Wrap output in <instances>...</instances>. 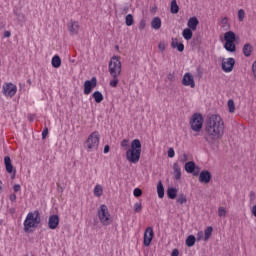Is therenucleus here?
Here are the masks:
<instances>
[{
	"label": "nucleus",
	"instance_id": "31",
	"mask_svg": "<svg viewBox=\"0 0 256 256\" xmlns=\"http://www.w3.org/2000/svg\"><path fill=\"white\" fill-rule=\"evenodd\" d=\"M195 241H197V239L195 238L194 235H189L186 239V245L187 247H193V245H195Z\"/></svg>",
	"mask_w": 256,
	"mask_h": 256
},
{
	"label": "nucleus",
	"instance_id": "59",
	"mask_svg": "<svg viewBox=\"0 0 256 256\" xmlns=\"http://www.w3.org/2000/svg\"><path fill=\"white\" fill-rule=\"evenodd\" d=\"M116 49H119V46H116Z\"/></svg>",
	"mask_w": 256,
	"mask_h": 256
},
{
	"label": "nucleus",
	"instance_id": "51",
	"mask_svg": "<svg viewBox=\"0 0 256 256\" xmlns=\"http://www.w3.org/2000/svg\"><path fill=\"white\" fill-rule=\"evenodd\" d=\"M145 28V20H141L140 21V29H144Z\"/></svg>",
	"mask_w": 256,
	"mask_h": 256
},
{
	"label": "nucleus",
	"instance_id": "50",
	"mask_svg": "<svg viewBox=\"0 0 256 256\" xmlns=\"http://www.w3.org/2000/svg\"><path fill=\"white\" fill-rule=\"evenodd\" d=\"M171 256H179V250L178 249H174L171 253Z\"/></svg>",
	"mask_w": 256,
	"mask_h": 256
},
{
	"label": "nucleus",
	"instance_id": "6",
	"mask_svg": "<svg viewBox=\"0 0 256 256\" xmlns=\"http://www.w3.org/2000/svg\"><path fill=\"white\" fill-rule=\"evenodd\" d=\"M108 71L110 75H121V71H123V65L121 64V57L119 56H113L110 58L109 64H108Z\"/></svg>",
	"mask_w": 256,
	"mask_h": 256
},
{
	"label": "nucleus",
	"instance_id": "42",
	"mask_svg": "<svg viewBox=\"0 0 256 256\" xmlns=\"http://www.w3.org/2000/svg\"><path fill=\"white\" fill-rule=\"evenodd\" d=\"M176 49H177L180 53H183V51H185V45L183 44V42L179 43V45L176 46Z\"/></svg>",
	"mask_w": 256,
	"mask_h": 256
},
{
	"label": "nucleus",
	"instance_id": "11",
	"mask_svg": "<svg viewBox=\"0 0 256 256\" xmlns=\"http://www.w3.org/2000/svg\"><path fill=\"white\" fill-rule=\"evenodd\" d=\"M95 87H97V78L93 77L91 80H86L84 82V95H91Z\"/></svg>",
	"mask_w": 256,
	"mask_h": 256
},
{
	"label": "nucleus",
	"instance_id": "23",
	"mask_svg": "<svg viewBox=\"0 0 256 256\" xmlns=\"http://www.w3.org/2000/svg\"><path fill=\"white\" fill-rule=\"evenodd\" d=\"M178 190L175 187H170L167 189L168 199H175L177 197Z\"/></svg>",
	"mask_w": 256,
	"mask_h": 256
},
{
	"label": "nucleus",
	"instance_id": "15",
	"mask_svg": "<svg viewBox=\"0 0 256 256\" xmlns=\"http://www.w3.org/2000/svg\"><path fill=\"white\" fill-rule=\"evenodd\" d=\"M79 21L77 20H70L68 23V31L70 35H78L79 34Z\"/></svg>",
	"mask_w": 256,
	"mask_h": 256
},
{
	"label": "nucleus",
	"instance_id": "3",
	"mask_svg": "<svg viewBox=\"0 0 256 256\" xmlns=\"http://www.w3.org/2000/svg\"><path fill=\"white\" fill-rule=\"evenodd\" d=\"M126 159L129 163H139V159H141V141L139 139H134L131 142L130 148L126 151Z\"/></svg>",
	"mask_w": 256,
	"mask_h": 256
},
{
	"label": "nucleus",
	"instance_id": "32",
	"mask_svg": "<svg viewBox=\"0 0 256 256\" xmlns=\"http://www.w3.org/2000/svg\"><path fill=\"white\" fill-rule=\"evenodd\" d=\"M112 79L110 80V87H117L119 85V75H111Z\"/></svg>",
	"mask_w": 256,
	"mask_h": 256
},
{
	"label": "nucleus",
	"instance_id": "60",
	"mask_svg": "<svg viewBox=\"0 0 256 256\" xmlns=\"http://www.w3.org/2000/svg\"><path fill=\"white\" fill-rule=\"evenodd\" d=\"M194 175H197V173H194Z\"/></svg>",
	"mask_w": 256,
	"mask_h": 256
},
{
	"label": "nucleus",
	"instance_id": "56",
	"mask_svg": "<svg viewBox=\"0 0 256 256\" xmlns=\"http://www.w3.org/2000/svg\"><path fill=\"white\" fill-rule=\"evenodd\" d=\"M252 215L256 217V205L252 207Z\"/></svg>",
	"mask_w": 256,
	"mask_h": 256
},
{
	"label": "nucleus",
	"instance_id": "57",
	"mask_svg": "<svg viewBox=\"0 0 256 256\" xmlns=\"http://www.w3.org/2000/svg\"><path fill=\"white\" fill-rule=\"evenodd\" d=\"M3 191V181L0 180V193Z\"/></svg>",
	"mask_w": 256,
	"mask_h": 256
},
{
	"label": "nucleus",
	"instance_id": "28",
	"mask_svg": "<svg viewBox=\"0 0 256 256\" xmlns=\"http://www.w3.org/2000/svg\"><path fill=\"white\" fill-rule=\"evenodd\" d=\"M157 193L159 199H163L165 197V188L163 187V183L159 182L157 185Z\"/></svg>",
	"mask_w": 256,
	"mask_h": 256
},
{
	"label": "nucleus",
	"instance_id": "10",
	"mask_svg": "<svg viewBox=\"0 0 256 256\" xmlns=\"http://www.w3.org/2000/svg\"><path fill=\"white\" fill-rule=\"evenodd\" d=\"M233 67H235V58L222 59V71H224V73H231Z\"/></svg>",
	"mask_w": 256,
	"mask_h": 256
},
{
	"label": "nucleus",
	"instance_id": "52",
	"mask_svg": "<svg viewBox=\"0 0 256 256\" xmlns=\"http://www.w3.org/2000/svg\"><path fill=\"white\" fill-rule=\"evenodd\" d=\"M221 24L225 27L227 25V17L223 18Z\"/></svg>",
	"mask_w": 256,
	"mask_h": 256
},
{
	"label": "nucleus",
	"instance_id": "9",
	"mask_svg": "<svg viewBox=\"0 0 256 256\" xmlns=\"http://www.w3.org/2000/svg\"><path fill=\"white\" fill-rule=\"evenodd\" d=\"M2 93L4 97H15V95H17V85L11 82L4 83L2 86Z\"/></svg>",
	"mask_w": 256,
	"mask_h": 256
},
{
	"label": "nucleus",
	"instance_id": "33",
	"mask_svg": "<svg viewBox=\"0 0 256 256\" xmlns=\"http://www.w3.org/2000/svg\"><path fill=\"white\" fill-rule=\"evenodd\" d=\"M176 201L180 205H185V203H187V196L185 194L181 193V194L178 195Z\"/></svg>",
	"mask_w": 256,
	"mask_h": 256
},
{
	"label": "nucleus",
	"instance_id": "54",
	"mask_svg": "<svg viewBox=\"0 0 256 256\" xmlns=\"http://www.w3.org/2000/svg\"><path fill=\"white\" fill-rule=\"evenodd\" d=\"M168 79H169V81H173V79H175V76L170 73V74L168 75Z\"/></svg>",
	"mask_w": 256,
	"mask_h": 256
},
{
	"label": "nucleus",
	"instance_id": "17",
	"mask_svg": "<svg viewBox=\"0 0 256 256\" xmlns=\"http://www.w3.org/2000/svg\"><path fill=\"white\" fill-rule=\"evenodd\" d=\"M211 182V172H209L208 170H204L200 172L199 175V183H204L205 185H207V183Z\"/></svg>",
	"mask_w": 256,
	"mask_h": 256
},
{
	"label": "nucleus",
	"instance_id": "53",
	"mask_svg": "<svg viewBox=\"0 0 256 256\" xmlns=\"http://www.w3.org/2000/svg\"><path fill=\"white\" fill-rule=\"evenodd\" d=\"M4 37H11V32L10 31H5L4 32Z\"/></svg>",
	"mask_w": 256,
	"mask_h": 256
},
{
	"label": "nucleus",
	"instance_id": "26",
	"mask_svg": "<svg viewBox=\"0 0 256 256\" xmlns=\"http://www.w3.org/2000/svg\"><path fill=\"white\" fill-rule=\"evenodd\" d=\"M170 12L173 15H177V13H179V5H177V0L171 1Z\"/></svg>",
	"mask_w": 256,
	"mask_h": 256
},
{
	"label": "nucleus",
	"instance_id": "5",
	"mask_svg": "<svg viewBox=\"0 0 256 256\" xmlns=\"http://www.w3.org/2000/svg\"><path fill=\"white\" fill-rule=\"evenodd\" d=\"M97 215L100 223L105 227L113 223V217L111 216V213L109 212V208L107 207V205H100V207L97 210Z\"/></svg>",
	"mask_w": 256,
	"mask_h": 256
},
{
	"label": "nucleus",
	"instance_id": "19",
	"mask_svg": "<svg viewBox=\"0 0 256 256\" xmlns=\"http://www.w3.org/2000/svg\"><path fill=\"white\" fill-rule=\"evenodd\" d=\"M173 171H174V179L176 181H179V179H181V166H179V163L173 164Z\"/></svg>",
	"mask_w": 256,
	"mask_h": 256
},
{
	"label": "nucleus",
	"instance_id": "16",
	"mask_svg": "<svg viewBox=\"0 0 256 256\" xmlns=\"http://www.w3.org/2000/svg\"><path fill=\"white\" fill-rule=\"evenodd\" d=\"M4 165H5L6 171H7V173H9V175H15V173H17V171L13 167V164L11 163V157H9V156L4 157Z\"/></svg>",
	"mask_w": 256,
	"mask_h": 256
},
{
	"label": "nucleus",
	"instance_id": "30",
	"mask_svg": "<svg viewBox=\"0 0 256 256\" xmlns=\"http://www.w3.org/2000/svg\"><path fill=\"white\" fill-rule=\"evenodd\" d=\"M92 97L94 98L95 103H101L104 99L103 93H101L100 91H95Z\"/></svg>",
	"mask_w": 256,
	"mask_h": 256
},
{
	"label": "nucleus",
	"instance_id": "38",
	"mask_svg": "<svg viewBox=\"0 0 256 256\" xmlns=\"http://www.w3.org/2000/svg\"><path fill=\"white\" fill-rule=\"evenodd\" d=\"M245 19V10H238V21L242 22Z\"/></svg>",
	"mask_w": 256,
	"mask_h": 256
},
{
	"label": "nucleus",
	"instance_id": "37",
	"mask_svg": "<svg viewBox=\"0 0 256 256\" xmlns=\"http://www.w3.org/2000/svg\"><path fill=\"white\" fill-rule=\"evenodd\" d=\"M142 209H143V205L141 204V202L134 204L135 213H141Z\"/></svg>",
	"mask_w": 256,
	"mask_h": 256
},
{
	"label": "nucleus",
	"instance_id": "49",
	"mask_svg": "<svg viewBox=\"0 0 256 256\" xmlns=\"http://www.w3.org/2000/svg\"><path fill=\"white\" fill-rule=\"evenodd\" d=\"M252 73H253V75H254V77L256 79V61L252 65Z\"/></svg>",
	"mask_w": 256,
	"mask_h": 256
},
{
	"label": "nucleus",
	"instance_id": "18",
	"mask_svg": "<svg viewBox=\"0 0 256 256\" xmlns=\"http://www.w3.org/2000/svg\"><path fill=\"white\" fill-rule=\"evenodd\" d=\"M197 25H199V19L197 17H190L187 23L188 29L192 31H197Z\"/></svg>",
	"mask_w": 256,
	"mask_h": 256
},
{
	"label": "nucleus",
	"instance_id": "35",
	"mask_svg": "<svg viewBox=\"0 0 256 256\" xmlns=\"http://www.w3.org/2000/svg\"><path fill=\"white\" fill-rule=\"evenodd\" d=\"M125 23H126L127 27H131V25H133V23H134L133 15L128 14V15L125 17Z\"/></svg>",
	"mask_w": 256,
	"mask_h": 256
},
{
	"label": "nucleus",
	"instance_id": "1",
	"mask_svg": "<svg viewBox=\"0 0 256 256\" xmlns=\"http://www.w3.org/2000/svg\"><path fill=\"white\" fill-rule=\"evenodd\" d=\"M205 132V139L208 143L219 141L225 134L223 118L217 114L211 115L207 120Z\"/></svg>",
	"mask_w": 256,
	"mask_h": 256
},
{
	"label": "nucleus",
	"instance_id": "36",
	"mask_svg": "<svg viewBox=\"0 0 256 256\" xmlns=\"http://www.w3.org/2000/svg\"><path fill=\"white\" fill-rule=\"evenodd\" d=\"M218 215L220 217H227V209L223 206L218 208Z\"/></svg>",
	"mask_w": 256,
	"mask_h": 256
},
{
	"label": "nucleus",
	"instance_id": "13",
	"mask_svg": "<svg viewBox=\"0 0 256 256\" xmlns=\"http://www.w3.org/2000/svg\"><path fill=\"white\" fill-rule=\"evenodd\" d=\"M155 233L153 232V227H147L144 232V240L143 245L144 247H149L151 245V241H153Z\"/></svg>",
	"mask_w": 256,
	"mask_h": 256
},
{
	"label": "nucleus",
	"instance_id": "55",
	"mask_svg": "<svg viewBox=\"0 0 256 256\" xmlns=\"http://www.w3.org/2000/svg\"><path fill=\"white\" fill-rule=\"evenodd\" d=\"M109 145H106L105 147H104V153L105 154H107V153H109Z\"/></svg>",
	"mask_w": 256,
	"mask_h": 256
},
{
	"label": "nucleus",
	"instance_id": "39",
	"mask_svg": "<svg viewBox=\"0 0 256 256\" xmlns=\"http://www.w3.org/2000/svg\"><path fill=\"white\" fill-rule=\"evenodd\" d=\"M134 197H141L143 195V191L140 188H135L133 191Z\"/></svg>",
	"mask_w": 256,
	"mask_h": 256
},
{
	"label": "nucleus",
	"instance_id": "43",
	"mask_svg": "<svg viewBox=\"0 0 256 256\" xmlns=\"http://www.w3.org/2000/svg\"><path fill=\"white\" fill-rule=\"evenodd\" d=\"M121 147H123L124 149H129V140L127 139L122 140Z\"/></svg>",
	"mask_w": 256,
	"mask_h": 256
},
{
	"label": "nucleus",
	"instance_id": "14",
	"mask_svg": "<svg viewBox=\"0 0 256 256\" xmlns=\"http://www.w3.org/2000/svg\"><path fill=\"white\" fill-rule=\"evenodd\" d=\"M59 227V215L53 214L48 218V229L55 231Z\"/></svg>",
	"mask_w": 256,
	"mask_h": 256
},
{
	"label": "nucleus",
	"instance_id": "7",
	"mask_svg": "<svg viewBox=\"0 0 256 256\" xmlns=\"http://www.w3.org/2000/svg\"><path fill=\"white\" fill-rule=\"evenodd\" d=\"M224 49L226 51H229V53H235L237 50V47L235 46V41H236V36L235 32L233 31H228L224 34Z\"/></svg>",
	"mask_w": 256,
	"mask_h": 256
},
{
	"label": "nucleus",
	"instance_id": "34",
	"mask_svg": "<svg viewBox=\"0 0 256 256\" xmlns=\"http://www.w3.org/2000/svg\"><path fill=\"white\" fill-rule=\"evenodd\" d=\"M229 113H235V101L233 99L228 100L227 102Z\"/></svg>",
	"mask_w": 256,
	"mask_h": 256
},
{
	"label": "nucleus",
	"instance_id": "8",
	"mask_svg": "<svg viewBox=\"0 0 256 256\" xmlns=\"http://www.w3.org/2000/svg\"><path fill=\"white\" fill-rule=\"evenodd\" d=\"M192 131L199 133L203 129V115L195 113L190 120Z\"/></svg>",
	"mask_w": 256,
	"mask_h": 256
},
{
	"label": "nucleus",
	"instance_id": "46",
	"mask_svg": "<svg viewBox=\"0 0 256 256\" xmlns=\"http://www.w3.org/2000/svg\"><path fill=\"white\" fill-rule=\"evenodd\" d=\"M13 189L15 193H19V191H21V185L19 184L14 185Z\"/></svg>",
	"mask_w": 256,
	"mask_h": 256
},
{
	"label": "nucleus",
	"instance_id": "40",
	"mask_svg": "<svg viewBox=\"0 0 256 256\" xmlns=\"http://www.w3.org/2000/svg\"><path fill=\"white\" fill-rule=\"evenodd\" d=\"M202 239L205 241V234L203 233V231H199L196 235V240L202 241Z\"/></svg>",
	"mask_w": 256,
	"mask_h": 256
},
{
	"label": "nucleus",
	"instance_id": "24",
	"mask_svg": "<svg viewBox=\"0 0 256 256\" xmlns=\"http://www.w3.org/2000/svg\"><path fill=\"white\" fill-rule=\"evenodd\" d=\"M245 57H251V53H253V46L251 44H245L242 49Z\"/></svg>",
	"mask_w": 256,
	"mask_h": 256
},
{
	"label": "nucleus",
	"instance_id": "25",
	"mask_svg": "<svg viewBox=\"0 0 256 256\" xmlns=\"http://www.w3.org/2000/svg\"><path fill=\"white\" fill-rule=\"evenodd\" d=\"M94 197H101L103 195V186L96 184L93 190Z\"/></svg>",
	"mask_w": 256,
	"mask_h": 256
},
{
	"label": "nucleus",
	"instance_id": "58",
	"mask_svg": "<svg viewBox=\"0 0 256 256\" xmlns=\"http://www.w3.org/2000/svg\"><path fill=\"white\" fill-rule=\"evenodd\" d=\"M251 197H255V192L250 193Z\"/></svg>",
	"mask_w": 256,
	"mask_h": 256
},
{
	"label": "nucleus",
	"instance_id": "20",
	"mask_svg": "<svg viewBox=\"0 0 256 256\" xmlns=\"http://www.w3.org/2000/svg\"><path fill=\"white\" fill-rule=\"evenodd\" d=\"M161 24V18L154 17L151 22V27L152 29H155V31H159V29H161Z\"/></svg>",
	"mask_w": 256,
	"mask_h": 256
},
{
	"label": "nucleus",
	"instance_id": "29",
	"mask_svg": "<svg viewBox=\"0 0 256 256\" xmlns=\"http://www.w3.org/2000/svg\"><path fill=\"white\" fill-rule=\"evenodd\" d=\"M211 235H213V227L208 226L204 230V241H209V239L211 238Z\"/></svg>",
	"mask_w": 256,
	"mask_h": 256
},
{
	"label": "nucleus",
	"instance_id": "41",
	"mask_svg": "<svg viewBox=\"0 0 256 256\" xmlns=\"http://www.w3.org/2000/svg\"><path fill=\"white\" fill-rule=\"evenodd\" d=\"M179 43H181V42H179V39H177V38H172L171 47H172L173 49H176V48H177V45H179Z\"/></svg>",
	"mask_w": 256,
	"mask_h": 256
},
{
	"label": "nucleus",
	"instance_id": "27",
	"mask_svg": "<svg viewBox=\"0 0 256 256\" xmlns=\"http://www.w3.org/2000/svg\"><path fill=\"white\" fill-rule=\"evenodd\" d=\"M186 173H194L195 172V162L189 161L185 164Z\"/></svg>",
	"mask_w": 256,
	"mask_h": 256
},
{
	"label": "nucleus",
	"instance_id": "47",
	"mask_svg": "<svg viewBox=\"0 0 256 256\" xmlns=\"http://www.w3.org/2000/svg\"><path fill=\"white\" fill-rule=\"evenodd\" d=\"M158 49H159V51H165V43H163V42L159 43Z\"/></svg>",
	"mask_w": 256,
	"mask_h": 256
},
{
	"label": "nucleus",
	"instance_id": "45",
	"mask_svg": "<svg viewBox=\"0 0 256 256\" xmlns=\"http://www.w3.org/2000/svg\"><path fill=\"white\" fill-rule=\"evenodd\" d=\"M168 157H170V159H173V157H175V150L173 148L168 149Z\"/></svg>",
	"mask_w": 256,
	"mask_h": 256
},
{
	"label": "nucleus",
	"instance_id": "21",
	"mask_svg": "<svg viewBox=\"0 0 256 256\" xmlns=\"http://www.w3.org/2000/svg\"><path fill=\"white\" fill-rule=\"evenodd\" d=\"M182 36L186 41H191V39H193V30L190 28H185L182 32Z\"/></svg>",
	"mask_w": 256,
	"mask_h": 256
},
{
	"label": "nucleus",
	"instance_id": "48",
	"mask_svg": "<svg viewBox=\"0 0 256 256\" xmlns=\"http://www.w3.org/2000/svg\"><path fill=\"white\" fill-rule=\"evenodd\" d=\"M9 199H10V201H11L12 203H14V201H17V195H15V194H10Z\"/></svg>",
	"mask_w": 256,
	"mask_h": 256
},
{
	"label": "nucleus",
	"instance_id": "12",
	"mask_svg": "<svg viewBox=\"0 0 256 256\" xmlns=\"http://www.w3.org/2000/svg\"><path fill=\"white\" fill-rule=\"evenodd\" d=\"M182 85H184V87L195 89V78L193 77V74L186 72L182 78Z\"/></svg>",
	"mask_w": 256,
	"mask_h": 256
},
{
	"label": "nucleus",
	"instance_id": "4",
	"mask_svg": "<svg viewBox=\"0 0 256 256\" xmlns=\"http://www.w3.org/2000/svg\"><path fill=\"white\" fill-rule=\"evenodd\" d=\"M100 141L101 136L99 135V132L94 131L88 136L87 140L84 142V147L88 151V153L97 151V149H99Z\"/></svg>",
	"mask_w": 256,
	"mask_h": 256
},
{
	"label": "nucleus",
	"instance_id": "44",
	"mask_svg": "<svg viewBox=\"0 0 256 256\" xmlns=\"http://www.w3.org/2000/svg\"><path fill=\"white\" fill-rule=\"evenodd\" d=\"M49 135V128H44L42 131V139H47V136Z\"/></svg>",
	"mask_w": 256,
	"mask_h": 256
},
{
	"label": "nucleus",
	"instance_id": "2",
	"mask_svg": "<svg viewBox=\"0 0 256 256\" xmlns=\"http://www.w3.org/2000/svg\"><path fill=\"white\" fill-rule=\"evenodd\" d=\"M39 225H41V214L39 210L29 212L23 223L24 232L33 233V229H37Z\"/></svg>",
	"mask_w": 256,
	"mask_h": 256
},
{
	"label": "nucleus",
	"instance_id": "22",
	"mask_svg": "<svg viewBox=\"0 0 256 256\" xmlns=\"http://www.w3.org/2000/svg\"><path fill=\"white\" fill-rule=\"evenodd\" d=\"M51 65L54 69H59L61 67V57L59 55H55L52 57Z\"/></svg>",
	"mask_w": 256,
	"mask_h": 256
}]
</instances>
